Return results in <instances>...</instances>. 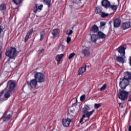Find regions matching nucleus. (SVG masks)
Masks as SVG:
<instances>
[{
    "mask_svg": "<svg viewBox=\"0 0 131 131\" xmlns=\"http://www.w3.org/2000/svg\"><path fill=\"white\" fill-rule=\"evenodd\" d=\"M5 55L9 59L15 60L18 55V51H17V49L10 47V49L6 50Z\"/></svg>",
    "mask_w": 131,
    "mask_h": 131,
    "instance_id": "obj_1",
    "label": "nucleus"
},
{
    "mask_svg": "<svg viewBox=\"0 0 131 131\" xmlns=\"http://www.w3.org/2000/svg\"><path fill=\"white\" fill-rule=\"evenodd\" d=\"M129 84V81L123 78H121L119 81V86L121 90H125L126 88Z\"/></svg>",
    "mask_w": 131,
    "mask_h": 131,
    "instance_id": "obj_2",
    "label": "nucleus"
},
{
    "mask_svg": "<svg viewBox=\"0 0 131 131\" xmlns=\"http://www.w3.org/2000/svg\"><path fill=\"white\" fill-rule=\"evenodd\" d=\"M34 78L38 82L40 83L44 82L46 76L42 73L37 72L35 74Z\"/></svg>",
    "mask_w": 131,
    "mask_h": 131,
    "instance_id": "obj_3",
    "label": "nucleus"
},
{
    "mask_svg": "<svg viewBox=\"0 0 131 131\" xmlns=\"http://www.w3.org/2000/svg\"><path fill=\"white\" fill-rule=\"evenodd\" d=\"M129 92L123 90L119 92V99L122 100V101H124L126 99H127V97H128V94Z\"/></svg>",
    "mask_w": 131,
    "mask_h": 131,
    "instance_id": "obj_4",
    "label": "nucleus"
},
{
    "mask_svg": "<svg viewBox=\"0 0 131 131\" xmlns=\"http://www.w3.org/2000/svg\"><path fill=\"white\" fill-rule=\"evenodd\" d=\"M15 88H16V81L14 80H10L8 82L7 89L15 92Z\"/></svg>",
    "mask_w": 131,
    "mask_h": 131,
    "instance_id": "obj_5",
    "label": "nucleus"
},
{
    "mask_svg": "<svg viewBox=\"0 0 131 131\" xmlns=\"http://www.w3.org/2000/svg\"><path fill=\"white\" fill-rule=\"evenodd\" d=\"M37 82L36 79H33L30 82H28V85L31 88V89H35L37 86Z\"/></svg>",
    "mask_w": 131,
    "mask_h": 131,
    "instance_id": "obj_6",
    "label": "nucleus"
},
{
    "mask_svg": "<svg viewBox=\"0 0 131 131\" xmlns=\"http://www.w3.org/2000/svg\"><path fill=\"white\" fill-rule=\"evenodd\" d=\"M118 53L120 54V56H125V48L123 46H120L117 49Z\"/></svg>",
    "mask_w": 131,
    "mask_h": 131,
    "instance_id": "obj_7",
    "label": "nucleus"
},
{
    "mask_svg": "<svg viewBox=\"0 0 131 131\" xmlns=\"http://www.w3.org/2000/svg\"><path fill=\"white\" fill-rule=\"evenodd\" d=\"M71 121H72V120L68 118H67V119H63L62 121V125H63V126L66 127H68V126L70 125Z\"/></svg>",
    "mask_w": 131,
    "mask_h": 131,
    "instance_id": "obj_8",
    "label": "nucleus"
},
{
    "mask_svg": "<svg viewBox=\"0 0 131 131\" xmlns=\"http://www.w3.org/2000/svg\"><path fill=\"white\" fill-rule=\"evenodd\" d=\"M42 8H43V5H38L37 4L35 5V6L34 7L33 11L34 13H39V12L41 11V10H42Z\"/></svg>",
    "mask_w": 131,
    "mask_h": 131,
    "instance_id": "obj_9",
    "label": "nucleus"
},
{
    "mask_svg": "<svg viewBox=\"0 0 131 131\" xmlns=\"http://www.w3.org/2000/svg\"><path fill=\"white\" fill-rule=\"evenodd\" d=\"M82 54H83L85 57H90L91 55V51H90V48L88 47L84 48L82 50Z\"/></svg>",
    "mask_w": 131,
    "mask_h": 131,
    "instance_id": "obj_10",
    "label": "nucleus"
},
{
    "mask_svg": "<svg viewBox=\"0 0 131 131\" xmlns=\"http://www.w3.org/2000/svg\"><path fill=\"white\" fill-rule=\"evenodd\" d=\"M95 112L94 110L89 112L86 110H83V113L84 114V115H85V117H87L88 119H90V117L93 115V114Z\"/></svg>",
    "mask_w": 131,
    "mask_h": 131,
    "instance_id": "obj_11",
    "label": "nucleus"
},
{
    "mask_svg": "<svg viewBox=\"0 0 131 131\" xmlns=\"http://www.w3.org/2000/svg\"><path fill=\"white\" fill-rule=\"evenodd\" d=\"M101 5L102 7H104L105 9H109L110 8V2L108 0H103L101 2Z\"/></svg>",
    "mask_w": 131,
    "mask_h": 131,
    "instance_id": "obj_12",
    "label": "nucleus"
},
{
    "mask_svg": "<svg viewBox=\"0 0 131 131\" xmlns=\"http://www.w3.org/2000/svg\"><path fill=\"white\" fill-rule=\"evenodd\" d=\"M121 24V20L119 18H116L114 20V27L115 28H118Z\"/></svg>",
    "mask_w": 131,
    "mask_h": 131,
    "instance_id": "obj_13",
    "label": "nucleus"
},
{
    "mask_svg": "<svg viewBox=\"0 0 131 131\" xmlns=\"http://www.w3.org/2000/svg\"><path fill=\"white\" fill-rule=\"evenodd\" d=\"M123 78L125 79L126 80H128V81L131 80V72L127 71L124 73Z\"/></svg>",
    "mask_w": 131,
    "mask_h": 131,
    "instance_id": "obj_14",
    "label": "nucleus"
},
{
    "mask_svg": "<svg viewBox=\"0 0 131 131\" xmlns=\"http://www.w3.org/2000/svg\"><path fill=\"white\" fill-rule=\"evenodd\" d=\"M125 56H119L116 57V60L117 62H119V63H121L122 64L125 62Z\"/></svg>",
    "mask_w": 131,
    "mask_h": 131,
    "instance_id": "obj_15",
    "label": "nucleus"
},
{
    "mask_svg": "<svg viewBox=\"0 0 131 131\" xmlns=\"http://www.w3.org/2000/svg\"><path fill=\"white\" fill-rule=\"evenodd\" d=\"M51 32L53 37H56L59 35V33H60V30H59V29H55L52 30Z\"/></svg>",
    "mask_w": 131,
    "mask_h": 131,
    "instance_id": "obj_16",
    "label": "nucleus"
},
{
    "mask_svg": "<svg viewBox=\"0 0 131 131\" xmlns=\"http://www.w3.org/2000/svg\"><path fill=\"white\" fill-rule=\"evenodd\" d=\"M130 27V22H126L124 23L122 26V29L123 30H126V29H128Z\"/></svg>",
    "mask_w": 131,
    "mask_h": 131,
    "instance_id": "obj_17",
    "label": "nucleus"
},
{
    "mask_svg": "<svg viewBox=\"0 0 131 131\" xmlns=\"http://www.w3.org/2000/svg\"><path fill=\"white\" fill-rule=\"evenodd\" d=\"M14 92H12L11 90L8 89V91L5 94V97L6 99H9V98H10V97H11V96H12V95H13V94H14Z\"/></svg>",
    "mask_w": 131,
    "mask_h": 131,
    "instance_id": "obj_18",
    "label": "nucleus"
},
{
    "mask_svg": "<svg viewBox=\"0 0 131 131\" xmlns=\"http://www.w3.org/2000/svg\"><path fill=\"white\" fill-rule=\"evenodd\" d=\"M33 32V29L32 28L31 30H29L27 33V35L25 36V42H27V41L28 40V39L29 38V36H30V34Z\"/></svg>",
    "mask_w": 131,
    "mask_h": 131,
    "instance_id": "obj_19",
    "label": "nucleus"
},
{
    "mask_svg": "<svg viewBox=\"0 0 131 131\" xmlns=\"http://www.w3.org/2000/svg\"><path fill=\"white\" fill-rule=\"evenodd\" d=\"M86 71V66H85V67H81L79 69L78 71V74L79 75H81V74H83L84 72Z\"/></svg>",
    "mask_w": 131,
    "mask_h": 131,
    "instance_id": "obj_20",
    "label": "nucleus"
},
{
    "mask_svg": "<svg viewBox=\"0 0 131 131\" xmlns=\"http://www.w3.org/2000/svg\"><path fill=\"white\" fill-rule=\"evenodd\" d=\"M63 57H64L63 54L58 55L56 56V60L57 62V65H59V64H60V62H61V60L62 59V58H63Z\"/></svg>",
    "mask_w": 131,
    "mask_h": 131,
    "instance_id": "obj_21",
    "label": "nucleus"
},
{
    "mask_svg": "<svg viewBox=\"0 0 131 131\" xmlns=\"http://www.w3.org/2000/svg\"><path fill=\"white\" fill-rule=\"evenodd\" d=\"M99 31V28L96 25L93 26L90 30V32H98Z\"/></svg>",
    "mask_w": 131,
    "mask_h": 131,
    "instance_id": "obj_22",
    "label": "nucleus"
},
{
    "mask_svg": "<svg viewBox=\"0 0 131 131\" xmlns=\"http://www.w3.org/2000/svg\"><path fill=\"white\" fill-rule=\"evenodd\" d=\"M91 40L93 42H96L98 40V35L96 34H92L91 35Z\"/></svg>",
    "mask_w": 131,
    "mask_h": 131,
    "instance_id": "obj_23",
    "label": "nucleus"
},
{
    "mask_svg": "<svg viewBox=\"0 0 131 131\" xmlns=\"http://www.w3.org/2000/svg\"><path fill=\"white\" fill-rule=\"evenodd\" d=\"M7 10V7H6V5L3 4L0 5V10L2 11L4 13Z\"/></svg>",
    "mask_w": 131,
    "mask_h": 131,
    "instance_id": "obj_24",
    "label": "nucleus"
},
{
    "mask_svg": "<svg viewBox=\"0 0 131 131\" xmlns=\"http://www.w3.org/2000/svg\"><path fill=\"white\" fill-rule=\"evenodd\" d=\"M41 2L45 3V5H47L50 8L51 7V0H40Z\"/></svg>",
    "mask_w": 131,
    "mask_h": 131,
    "instance_id": "obj_25",
    "label": "nucleus"
},
{
    "mask_svg": "<svg viewBox=\"0 0 131 131\" xmlns=\"http://www.w3.org/2000/svg\"><path fill=\"white\" fill-rule=\"evenodd\" d=\"M11 117L12 116H11V115H8L3 118V120L4 121H9V120L11 119Z\"/></svg>",
    "mask_w": 131,
    "mask_h": 131,
    "instance_id": "obj_26",
    "label": "nucleus"
},
{
    "mask_svg": "<svg viewBox=\"0 0 131 131\" xmlns=\"http://www.w3.org/2000/svg\"><path fill=\"white\" fill-rule=\"evenodd\" d=\"M98 35L100 38H105V37H106V35L102 32H99Z\"/></svg>",
    "mask_w": 131,
    "mask_h": 131,
    "instance_id": "obj_27",
    "label": "nucleus"
},
{
    "mask_svg": "<svg viewBox=\"0 0 131 131\" xmlns=\"http://www.w3.org/2000/svg\"><path fill=\"white\" fill-rule=\"evenodd\" d=\"M95 13H96V14H100V13H102V9H101V7H96Z\"/></svg>",
    "mask_w": 131,
    "mask_h": 131,
    "instance_id": "obj_28",
    "label": "nucleus"
},
{
    "mask_svg": "<svg viewBox=\"0 0 131 131\" xmlns=\"http://www.w3.org/2000/svg\"><path fill=\"white\" fill-rule=\"evenodd\" d=\"M109 16V14L104 12H101V17L102 18H106V17H108Z\"/></svg>",
    "mask_w": 131,
    "mask_h": 131,
    "instance_id": "obj_29",
    "label": "nucleus"
},
{
    "mask_svg": "<svg viewBox=\"0 0 131 131\" xmlns=\"http://www.w3.org/2000/svg\"><path fill=\"white\" fill-rule=\"evenodd\" d=\"M110 8H111V9H112V10H113V11H116V10H117V5H111V4L110 5Z\"/></svg>",
    "mask_w": 131,
    "mask_h": 131,
    "instance_id": "obj_30",
    "label": "nucleus"
},
{
    "mask_svg": "<svg viewBox=\"0 0 131 131\" xmlns=\"http://www.w3.org/2000/svg\"><path fill=\"white\" fill-rule=\"evenodd\" d=\"M40 34V40H42V39H43V38L45 37V31H41Z\"/></svg>",
    "mask_w": 131,
    "mask_h": 131,
    "instance_id": "obj_31",
    "label": "nucleus"
},
{
    "mask_svg": "<svg viewBox=\"0 0 131 131\" xmlns=\"http://www.w3.org/2000/svg\"><path fill=\"white\" fill-rule=\"evenodd\" d=\"M102 104L101 103H95L94 104V108L95 109H99V108H100V107H101Z\"/></svg>",
    "mask_w": 131,
    "mask_h": 131,
    "instance_id": "obj_32",
    "label": "nucleus"
},
{
    "mask_svg": "<svg viewBox=\"0 0 131 131\" xmlns=\"http://www.w3.org/2000/svg\"><path fill=\"white\" fill-rule=\"evenodd\" d=\"M106 88H107V84H104L100 89L99 91H100V92H102V91H105V90H106Z\"/></svg>",
    "mask_w": 131,
    "mask_h": 131,
    "instance_id": "obj_33",
    "label": "nucleus"
},
{
    "mask_svg": "<svg viewBox=\"0 0 131 131\" xmlns=\"http://www.w3.org/2000/svg\"><path fill=\"white\" fill-rule=\"evenodd\" d=\"M84 108L85 109L84 110H86V111H89V110H91V107L88 104H85Z\"/></svg>",
    "mask_w": 131,
    "mask_h": 131,
    "instance_id": "obj_34",
    "label": "nucleus"
},
{
    "mask_svg": "<svg viewBox=\"0 0 131 131\" xmlns=\"http://www.w3.org/2000/svg\"><path fill=\"white\" fill-rule=\"evenodd\" d=\"M75 56V53H71L69 56V59L71 60V59H72V58H73V57H74Z\"/></svg>",
    "mask_w": 131,
    "mask_h": 131,
    "instance_id": "obj_35",
    "label": "nucleus"
},
{
    "mask_svg": "<svg viewBox=\"0 0 131 131\" xmlns=\"http://www.w3.org/2000/svg\"><path fill=\"white\" fill-rule=\"evenodd\" d=\"M67 33L69 35H71L73 33V31L72 30H69L67 31Z\"/></svg>",
    "mask_w": 131,
    "mask_h": 131,
    "instance_id": "obj_36",
    "label": "nucleus"
},
{
    "mask_svg": "<svg viewBox=\"0 0 131 131\" xmlns=\"http://www.w3.org/2000/svg\"><path fill=\"white\" fill-rule=\"evenodd\" d=\"M13 3L15 4V5H19L21 3V0H13Z\"/></svg>",
    "mask_w": 131,
    "mask_h": 131,
    "instance_id": "obj_37",
    "label": "nucleus"
},
{
    "mask_svg": "<svg viewBox=\"0 0 131 131\" xmlns=\"http://www.w3.org/2000/svg\"><path fill=\"white\" fill-rule=\"evenodd\" d=\"M4 31V28L2 26V23H0V34Z\"/></svg>",
    "mask_w": 131,
    "mask_h": 131,
    "instance_id": "obj_38",
    "label": "nucleus"
},
{
    "mask_svg": "<svg viewBox=\"0 0 131 131\" xmlns=\"http://www.w3.org/2000/svg\"><path fill=\"white\" fill-rule=\"evenodd\" d=\"M85 99V95H83L80 97V101H84V99Z\"/></svg>",
    "mask_w": 131,
    "mask_h": 131,
    "instance_id": "obj_39",
    "label": "nucleus"
},
{
    "mask_svg": "<svg viewBox=\"0 0 131 131\" xmlns=\"http://www.w3.org/2000/svg\"><path fill=\"white\" fill-rule=\"evenodd\" d=\"M84 118H85V115H82V117L81 118V119L79 121L80 123H81V122H82V121H83Z\"/></svg>",
    "mask_w": 131,
    "mask_h": 131,
    "instance_id": "obj_40",
    "label": "nucleus"
},
{
    "mask_svg": "<svg viewBox=\"0 0 131 131\" xmlns=\"http://www.w3.org/2000/svg\"><path fill=\"white\" fill-rule=\"evenodd\" d=\"M71 41V38L70 37H68L67 38V43H69Z\"/></svg>",
    "mask_w": 131,
    "mask_h": 131,
    "instance_id": "obj_41",
    "label": "nucleus"
},
{
    "mask_svg": "<svg viewBox=\"0 0 131 131\" xmlns=\"http://www.w3.org/2000/svg\"><path fill=\"white\" fill-rule=\"evenodd\" d=\"M106 25V23L105 22H100V26L101 27H103V26H105Z\"/></svg>",
    "mask_w": 131,
    "mask_h": 131,
    "instance_id": "obj_42",
    "label": "nucleus"
},
{
    "mask_svg": "<svg viewBox=\"0 0 131 131\" xmlns=\"http://www.w3.org/2000/svg\"><path fill=\"white\" fill-rule=\"evenodd\" d=\"M64 48H65V46H64L63 45H60L59 46V49H61L62 51H63V49H64Z\"/></svg>",
    "mask_w": 131,
    "mask_h": 131,
    "instance_id": "obj_43",
    "label": "nucleus"
},
{
    "mask_svg": "<svg viewBox=\"0 0 131 131\" xmlns=\"http://www.w3.org/2000/svg\"><path fill=\"white\" fill-rule=\"evenodd\" d=\"M44 51H45V49H41L40 51L39 52V55L41 54V53H43V52H44Z\"/></svg>",
    "mask_w": 131,
    "mask_h": 131,
    "instance_id": "obj_44",
    "label": "nucleus"
},
{
    "mask_svg": "<svg viewBox=\"0 0 131 131\" xmlns=\"http://www.w3.org/2000/svg\"><path fill=\"white\" fill-rule=\"evenodd\" d=\"M4 92L5 91L4 90H2L1 92H0V96H1V99H2V95L3 94H4Z\"/></svg>",
    "mask_w": 131,
    "mask_h": 131,
    "instance_id": "obj_45",
    "label": "nucleus"
},
{
    "mask_svg": "<svg viewBox=\"0 0 131 131\" xmlns=\"http://www.w3.org/2000/svg\"><path fill=\"white\" fill-rule=\"evenodd\" d=\"M119 107H121V108H123V104L121 103L119 104Z\"/></svg>",
    "mask_w": 131,
    "mask_h": 131,
    "instance_id": "obj_46",
    "label": "nucleus"
},
{
    "mask_svg": "<svg viewBox=\"0 0 131 131\" xmlns=\"http://www.w3.org/2000/svg\"><path fill=\"white\" fill-rule=\"evenodd\" d=\"M128 130L131 131V125L128 127Z\"/></svg>",
    "mask_w": 131,
    "mask_h": 131,
    "instance_id": "obj_47",
    "label": "nucleus"
},
{
    "mask_svg": "<svg viewBox=\"0 0 131 131\" xmlns=\"http://www.w3.org/2000/svg\"><path fill=\"white\" fill-rule=\"evenodd\" d=\"M3 101V98H1V95H0V103Z\"/></svg>",
    "mask_w": 131,
    "mask_h": 131,
    "instance_id": "obj_48",
    "label": "nucleus"
},
{
    "mask_svg": "<svg viewBox=\"0 0 131 131\" xmlns=\"http://www.w3.org/2000/svg\"><path fill=\"white\" fill-rule=\"evenodd\" d=\"M1 51H2V46H1V45H0V52H1Z\"/></svg>",
    "mask_w": 131,
    "mask_h": 131,
    "instance_id": "obj_49",
    "label": "nucleus"
},
{
    "mask_svg": "<svg viewBox=\"0 0 131 131\" xmlns=\"http://www.w3.org/2000/svg\"><path fill=\"white\" fill-rule=\"evenodd\" d=\"M128 101L131 102V96L130 97V98H129V99L128 100Z\"/></svg>",
    "mask_w": 131,
    "mask_h": 131,
    "instance_id": "obj_50",
    "label": "nucleus"
}]
</instances>
